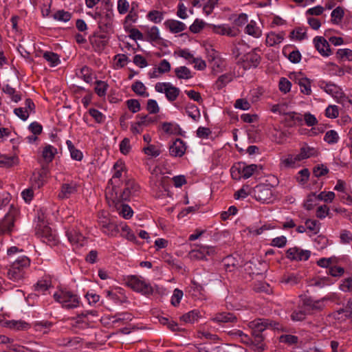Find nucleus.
I'll list each match as a JSON object with an SVG mask.
<instances>
[{
  "label": "nucleus",
  "mask_w": 352,
  "mask_h": 352,
  "mask_svg": "<svg viewBox=\"0 0 352 352\" xmlns=\"http://www.w3.org/2000/svg\"><path fill=\"white\" fill-rule=\"evenodd\" d=\"M30 265V259L26 256L17 257L8 269L7 277L9 280L20 283L25 276L26 271Z\"/></svg>",
  "instance_id": "nucleus-3"
},
{
  "label": "nucleus",
  "mask_w": 352,
  "mask_h": 352,
  "mask_svg": "<svg viewBox=\"0 0 352 352\" xmlns=\"http://www.w3.org/2000/svg\"><path fill=\"white\" fill-rule=\"evenodd\" d=\"M66 144L70 152L71 157L74 160L81 161L83 157L82 153L80 150L75 148L71 140H67L66 141Z\"/></svg>",
  "instance_id": "nucleus-38"
},
{
  "label": "nucleus",
  "mask_w": 352,
  "mask_h": 352,
  "mask_svg": "<svg viewBox=\"0 0 352 352\" xmlns=\"http://www.w3.org/2000/svg\"><path fill=\"white\" fill-rule=\"evenodd\" d=\"M201 48L204 50L206 56L210 65L212 70L214 72L222 71L225 67L224 60L218 56L217 52L212 48V46L209 44L204 43L201 45Z\"/></svg>",
  "instance_id": "nucleus-6"
},
{
  "label": "nucleus",
  "mask_w": 352,
  "mask_h": 352,
  "mask_svg": "<svg viewBox=\"0 0 352 352\" xmlns=\"http://www.w3.org/2000/svg\"><path fill=\"white\" fill-rule=\"evenodd\" d=\"M219 352H246L245 349L236 344L221 345Z\"/></svg>",
  "instance_id": "nucleus-54"
},
{
  "label": "nucleus",
  "mask_w": 352,
  "mask_h": 352,
  "mask_svg": "<svg viewBox=\"0 0 352 352\" xmlns=\"http://www.w3.org/2000/svg\"><path fill=\"white\" fill-rule=\"evenodd\" d=\"M78 75L87 83L91 82L93 80L91 70L87 66L82 67Z\"/></svg>",
  "instance_id": "nucleus-56"
},
{
  "label": "nucleus",
  "mask_w": 352,
  "mask_h": 352,
  "mask_svg": "<svg viewBox=\"0 0 352 352\" xmlns=\"http://www.w3.org/2000/svg\"><path fill=\"white\" fill-rule=\"evenodd\" d=\"M126 284L133 290L140 292L144 295H150L153 292L151 285L146 283L142 277L137 276H129Z\"/></svg>",
  "instance_id": "nucleus-7"
},
{
  "label": "nucleus",
  "mask_w": 352,
  "mask_h": 352,
  "mask_svg": "<svg viewBox=\"0 0 352 352\" xmlns=\"http://www.w3.org/2000/svg\"><path fill=\"white\" fill-rule=\"evenodd\" d=\"M314 43L316 49L323 56H329L331 52L330 45L327 40L322 36H316L314 38Z\"/></svg>",
  "instance_id": "nucleus-19"
},
{
  "label": "nucleus",
  "mask_w": 352,
  "mask_h": 352,
  "mask_svg": "<svg viewBox=\"0 0 352 352\" xmlns=\"http://www.w3.org/2000/svg\"><path fill=\"white\" fill-rule=\"evenodd\" d=\"M199 260H208L207 256H210L214 253V249L211 246L199 245Z\"/></svg>",
  "instance_id": "nucleus-47"
},
{
  "label": "nucleus",
  "mask_w": 352,
  "mask_h": 352,
  "mask_svg": "<svg viewBox=\"0 0 352 352\" xmlns=\"http://www.w3.org/2000/svg\"><path fill=\"white\" fill-rule=\"evenodd\" d=\"M56 153L57 148L52 145L47 144L43 149L42 157L48 164L52 162Z\"/></svg>",
  "instance_id": "nucleus-30"
},
{
  "label": "nucleus",
  "mask_w": 352,
  "mask_h": 352,
  "mask_svg": "<svg viewBox=\"0 0 352 352\" xmlns=\"http://www.w3.org/2000/svg\"><path fill=\"white\" fill-rule=\"evenodd\" d=\"M212 320L218 323H234L236 322L237 318L232 313L221 312L217 314Z\"/></svg>",
  "instance_id": "nucleus-29"
},
{
  "label": "nucleus",
  "mask_w": 352,
  "mask_h": 352,
  "mask_svg": "<svg viewBox=\"0 0 352 352\" xmlns=\"http://www.w3.org/2000/svg\"><path fill=\"white\" fill-rule=\"evenodd\" d=\"M186 151V146L181 139H176L169 146V153L173 157H182Z\"/></svg>",
  "instance_id": "nucleus-23"
},
{
  "label": "nucleus",
  "mask_w": 352,
  "mask_h": 352,
  "mask_svg": "<svg viewBox=\"0 0 352 352\" xmlns=\"http://www.w3.org/2000/svg\"><path fill=\"white\" fill-rule=\"evenodd\" d=\"M239 166L241 170L242 177L244 179L250 177L258 168V166L256 164L245 165V164H239Z\"/></svg>",
  "instance_id": "nucleus-37"
},
{
  "label": "nucleus",
  "mask_w": 352,
  "mask_h": 352,
  "mask_svg": "<svg viewBox=\"0 0 352 352\" xmlns=\"http://www.w3.org/2000/svg\"><path fill=\"white\" fill-rule=\"evenodd\" d=\"M96 316V311H90L82 312L81 314L78 315L77 317L74 319L76 320V324H74L76 327H80L81 328H86L88 326V320L87 318L88 315Z\"/></svg>",
  "instance_id": "nucleus-32"
},
{
  "label": "nucleus",
  "mask_w": 352,
  "mask_h": 352,
  "mask_svg": "<svg viewBox=\"0 0 352 352\" xmlns=\"http://www.w3.org/2000/svg\"><path fill=\"white\" fill-rule=\"evenodd\" d=\"M131 89L138 95L143 97H148V93L146 91L145 85L140 81H135L131 86Z\"/></svg>",
  "instance_id": "nucleus-41"
},
{
  "label": "nucleus",
  "mask_w": 352,
  "mask_h": 352,
  "mask_svg": "<svg viewBox=\"0 0 352 352\" xmlns=\"http://www.w3.org/2000/svg\"><path fill=\"white\" fill-rule=\"evenodd\" d=\"M147 40L153 42L160 38L159 29L156 26H153L147 30Z\"/></svg>",
  "instance_id": "nucleus-58"
},
{
  "label": "nucleus",
  "mask_w": 352,
  "mask_h": 352,
  "mask_svg": "<svg viewBox=\"0 0 352 352\" xmlns=\"http://www.w3.org/2000/svg\"><path fill=\"white\" fill-rule=\"evenodd\" d=\"M245 32L254 38H259L262 35L261 30L256 25V23L252 20L246 25Z\"/></svg>",
  "instance_id": "nucleus-36"
},
{
  "label": "nucleus",
  "mask_w": 352,
  "mask_h": 352,
  "mask_svg": "<svg viewBox=\"0 0 352 352\" xmlns=\"http://www.w3.org/2000/svg\"><path fill=\"white\" fill-rule=\"evenodd\" d=\"M16 212H9L0 222V235L10 234L14 228Z\"/></svg>",
  "instance_id": "nucleus-15"
},
{
  "label": "nucleus",
  "mask_w": 352,
  "mask_h": 352,
  "mask_svg": "<svg viewBox=\"0 0 352 352\" xmlns=\"http://www.w3.org/2000/svg\"><path fill=\"white\" fill-rule=\"evenodd\" d=\"M56 301L62 304L67 309L76 308L79 305V298L76 294L67 291L60 290L54 294Z\"/></svg>",
  "instance_id": "nucleus-5"
},
{
  "label": "nucleus",
  "mask_w": 352,
  "mask_h": 352,
  "mask_svg": "<svg viewBox=\"0 0 352 352\" xmlns=\"http://www.w3.org/2000/svg\"><path fill=\"white\" fill-rule=\"evenodd\" d=\"M336 57L340 60H352V50L350 49H339L336 52Z\"/></svg>",
  "instance_id": "nucleus-48"
},
{
  "label": "nucleus",
  "mask_w": 352,
  "mask_h": 352,
  "mask_svg": "<svg viewBox=\"0 0 352 352\" xmlns=\"http://www.w3.org/2000/svg\"><path fill=\"white\" fill-rule=\"evenodd\" d=\"M43 56L52 67L56 66L60 63L59 56L54 52H45Z\"/></svg>",
  "instance_id": "nucleus-44"
},
{
  "label": "nucleus",
  "mask_w": 352,
  "mask_h": 352,
  "mask_svg": "<svg viewBox=\"0 0 352 352\" xmlns=\"http://www.w3.org/2000/svg\"><path fill=\"white\" fill-rule=\"evenodd\" d=\"M124 168V164L122 162L118 161L113 165L114 173L111 179L108 182L107 188H118L122 184L120 178L122 175V171Z\"/></svg>",
  "instance_id": "nucleus-13"
},
{
  "label": "nucleus",
  "mask_w": 352,
  "mask_h": 352,
  "mask_svg": "<svg viewBox=\"0 0 352 352\" xmlns=\"http://www.w3.org/2000/svg\"><path fill=\"white\" fill-rule=\"evenodd\" d=\"M34 112L35 104L30 98H27L25 100V107H18L14 110V114L23 121L27 120L30 114Z\"/></svg>",
  "instance_id": "nucleus-16"
},
{
  "label": "nucleus",
  "mask_w": 352,
  "mask_h": 352,
  "mask_svg": "<svg viewBox=\"0 0 352 352\" xmlns=\"http://www.w3.org/2000/svg\"><path fill=\"white\" fill-rule=\"evenodd\" d=\"M162 129L168 133L182 134L181 129L177 124H173L168 122H164L162 124Z\"/></svg>",
  "instance_id": "nucleus-53"
},
{
  "label": "nucleus",
  "mask_w": 352,
  "mask_h": 352,
  "mask_svg": "<svg viewBox=\"0 0 352 352\" xmlns=\"http://www.w3.org/2000/svg\"><path fill=\"white\" fill-rule=\"evenodd\" d=\"M36 235L38 238L49 245H56L58 243V239L56 234L52 229L45 225H37L36 227Z\"/></svg>",
  "instance_id": "nucleus-8"
},
{
  "label": "nucleus",
  "mask_w": 352,
  "mask_h": 352,
  "mask_svg": "<svg viewBox=\"0 0 352 352\" xmlns=\"http://www.w3.org/2000/svg\"><path fill=\"white\" fill-rule=\"evenodd\" d=\"M300 162L298 160H297V155H289L286 158H282L280 160V166H283L284 168H292L294 166L296 162Z\"/></svg>",
  "instance_id": "nucleus-52"
},
{
  "label": "nucleus",
  "mask_w": 352,
  "mask_h": 352,
  "mask_svg": "<svg viewBox=\"0 0 352 352\" xmlns=\"http://www.w3.org/2000/svg\"><path fill=\"white\" fill-rule=\"evenodd\" d=\"M243 67L245 69L256 68L261 62V56L254 52L248 53L244 56Z\"/></svg>",
  "instance_id": "nucleus-20"
},
{
  "label": "nucleus",
  "mask_w": 352,
  "mask_h": 352,
  "mask_svg": "<svg viewBox=\"0 0 352 352\" xmlns=\"http://www.w3.org/2000/svg\"><path fill=\"white\" fill-rule=\"evenodd\" d=\"M285 34L280 32L276 34L274 32H270L267 35L266 43L269 46H274L277 44L280 43L284 39Z\"/></svg>",
  "instance_id": "nucleus-34"
},
{
  "label": "nucleus",
  "mask_w": 352,
  "mask_h": 352,
  "mask_svg": "<svg viewBox=\"0 0 352 352\" xmlns=\"http://www.w3.org/2000/svg\"><path fill=\"white\" fill-rule=\"evenodd\" d=\"M344 10L342 8L338 6L335 8L331 14V21L334 24H339L344 16Z\"/></svg>",
  "instance_id": "nucleus-43"
},
{
  "label": "nucleus",
  "mask_w": 352,
  "mask_h": 352,
  "mask_svg": "<svg viewBox=\"0 0 352 352\" xmlns=\"http://www.w3.org/2000/svg\"><path fill=\"white\" fill-rule=\"evenodd\" d=\"M208 27L214 33L221 36L235 37L240 33L239 28L225 23L219 25H210Z\"/></svg>",
  "instance_id": "nucleus-11"
},
{
  "label": "nucleus",
  "mask_w": 352,
  "mask_h": 352,
  "mask_svg": "<svg viewBox=\"0 0 352 352\" xmlns=\"http://www.w3.org/2000/svg\"><path fill=\"white\" fill-rule=\"evenodd\" d=\"M328 298L324 297L320 300H314L311 297H305L302 300L303 305L311 310L320 311L324 307V301Z\"/></svg>",
  "instance_id": "nucleus-25"
},
{
  "label": "nucleus",
  "mask_w": 352,
  "mask_h": 352,
  "mask_svg": "<svg viewBox=\"0 0 352 352\" xmlns=\"http://www.w3.org/2000/svg\"><path fill=\"white\" fill-rule=\"evenodd\" d=\"M140 186L133 179L126 181L124 188H107L105 191L106 199L109 206H116L124 201H129L131 197L137 196Z\"/></svg>",
  "instance_id": "nucleus-1"
},
{
  "label": "nucleus",
  "mask_w": 352,
  "mask_h": 352,
  "mask_svg": "<svg viewBox=\"0 0 352 352\" xmlns=\"http://www.w3.org/2000/svg\"><path fill=\"white\" fill-rule=\"evenodd\" d=\"M339 287L344 292H352V277L344 279Z\"/></svg>",
  "instance_id": "nucleus-64"
},
{
  "label": "nucleus",
  "mask_w": 352,
  "mask_h": 352,
  "mask_svg": "<svg viewBox=\"0 0 352 352\" xmlns=\"http://www.w3.org/2000/svg\"><path fill=\"white\" fill-rule=\"evenodd\" d=\"M175 73L179 79H189L192 77L190 70L185 66L177 67Z\"/></svg>",
  "instance_id": "nucleus-42"
},
{
  "label": "nucleus",
  "mask_w": 352,
  "mask_h": 352,
  "mask_svg": "<svg viewBox=\"0 0 352 352\" xmlns=\"http://www.w3.org/2000/svg\"><path fill=\"white\" fill-rule=\"evenodd\" d=\"M98 224L102 232L108 236H113L118 232L117 226L105 217H99Z\"/></svg>",
  "instance_id": "nucleus-17"
},
{
  "label": "nucleus",
  "mask_w": 352,
  "mask_h": 352,
  "mask_svg": "<svg viewBox=\"0 0 352 352\" xmlns=\"http://www.w3.org/2000/svg\"><path fill=\"white\" fill-rule=\"evenodd\" d=\"M316 151L314 148L307 145L300 148V153L297 155V160L299 161L316 155Z\"/></svg>",
  "instance_id": "nucleus-33"
},
{
  "label": "nucleus",
  "mask_w": 352,
  "mask_h": 352,
  "mask_svg": "<svg viewBox=\"0 0 352 352\" xmlns=\"http://www.w3.org/2000/svg\"><path fill=\"white\" fill-rule=\"evenodd\" d=\"M305 226L307 230L314 234H317L320 231V223L317 220L307 219L305 221Z\"/></svg>",
  "instance_id": "nucleus-59"
},
{
  "label": "nucleus",
  "mask_w": 352,
  "mask_h": 352,
  "mask_svg": "<svg viewBox=\"0 0 352 352\" xmlns=\"http://www.w3.org/2000/svg\"><path fill=\"white\" fill-rule=\"evenodd\" d=\"M311 256L309 250H305L298 247L289 248L286 252V256L292 261H307Z\"/></svg>",
  "instance_id": "nucleus-14"
},
{
  "label": "nucleus",
  "mask_w": 352,
  "mask_h": 352,
  "mask_svg": "<svg viewBox=\"0 0 352 352\" xmlns=\"http://www.w3.org/2000/svg\"><path fill=\"white\" fill-rule=\"evenodd\" d=\"M112 323L116 324L118 322L124 321H131L132 316L129 313H118L113 316H111Z\"/></svg>",
  "instance_id": "nucleus-50"
},
{
  "label": "nucleus",
  "mask_w": 352,
  "mask_h": 352,
  "mask_svg": "<svg viewBox=\"0 0 352 352\" xmlns=\"http://www.w3.org/2000/svg\"><path fill=\"white\" fill-rule=\"evenodd\" d=\"M340 243L349 244L352 242V233L347 230H342L340 235Z\"/></svg>",
  "instance_id": "nucleus-63"
},
{
  "label": "nucleus",
  "mask_w": 352,
  "mask_h": 352,
  "mask_svg": "<svg viewBox=\"0 0 352 352\" xmlns=\"http://www.w3.org/2000/svg\"><path fill=\"white\" fill-rule=\"evenodd\" d=\"M318 87L324 90L327 94L332 96L336 99H342L345 98V95L342 89L338 85L331 82L320 80L318 82Z\"/></svg>",
  "instance_id": "nucleus-10"
},
{
  "label": "nucleus",
  "mask_w": 352,
  "mask_h": 352,
  "mask_svg": "<svg viewBox=\"0 0 352 352\" xmlns=\"http://www.w3.org/2000/svg\"><path fill=\"white\" fill-rule=\"evenodd\" d=\"M164 25L170 32L175 34L181 32L186 29V25L184 23L174 19L166 20Z\"/></svg>",
  "instance_id": "nucleus-27"
},
{
  "label": "nucleus",
  "mask_w": 352,
  "mask_h": 352,
  "mask_svg": "<svg viewBox=\"0 0 352 352\" xmlns=\"http://www.w3.org/2000/svg\"><path fill=\"white\" fill-rule=\"evenodd\" d=\"M302 276L298 273L287 272L284 274L280 280V282L289 287H293L300 283Z\"/></svg>",
  "instance_id": "nucleus-22"
},
{
  "label": "nucleus",
  "mask_w": 352,
  "mask_h": 352,
  "mask_svg": "<svg viewBox=\"0 0 352 352\" xmlns=\"http://www.w3.org/2000/svg\"><path fill=\"white\" fill-rule=\"evenodd\" d=\"M147 18L151 21L158 23L163 20L164 14L163 12L158 10H151L147 14Z\"/></svg>",
  "instance_id": "nucleus-55"
},
{
  "label": "nucleus",
  "mask_w": 352,
  "mask_h": 352,
  "mask_svg": "<svg viewBox=\"0 0 352 352\" xmlns=\"http://www.w3.org/2000/svg\"><path fill=\"white\" fill-rule=\"evenodd\" d=\"M19 164V159L16 155H2L0 156V167L9 168Z\"/></svg>",
  "instance_id": "nucleus-26"
},
{
  "label": "nucleus",
  "mask_w": 352,
  "mask_h": 352,
  "mask_svg": "<svg viewBox=\"0 0 352 352\" xmlns=\"http://www.w3.org/2000/svg\"><path fill=\"white\" fill-rule=\"evenodd\" d=\"M295 82L298 85L300 91L302 94L309 96L311 94V80L306 78L302 77L300 75L295 76Z\"/></svg>",
  "instance_id": "nucleus-24"
},
{
  "label": "nucleus",
  "mask_w": 352,
  "mask_h": 352,
  "mask_svg": "<svg viewBox=\"0 0 352 352\" xmlns=\"http://www.w3.org/2000/svg\"><path fill=\"white\" fill-rule=\"evenodd\" d=\"M54 19L59 21L67 22L72 18V14L64 10H59L53 14Z\"/></svg>",
  "instance_id": "nucleus-46"
},
{
  "label": "nucleus",
  "mask_w": 352,
  "mask_h": 352,
  "mask_svg": "<svg viewBox=\"0 0 352 352\" xmlns=\"http://www.w3.org/2000/svg\"><path fill=\"white\" fill-rule=\"evenodd\" d=\"M109 206L114 207L119 211V214L126 219H130L133 216V212L131 208L129 205L123 204L122 201L118 204V207L116 206Z\"/></svg>",
  "instance_id": "nucleus-35"
},
{
  "label": "nucleus",
  "mask_w": 352,
  "mask_h": 352,
  "mask_svg": "<svg viewBox=\"0 0 352 352\" xmlns=\"http://www.w3.org/2000/svg\"><path fill=\"white\" fill-rule=\"evenodd\" d=\"M6 325L10 329L16 330H25L30 327L28 323L22 320H9L6 322Z\"/></svg>",
  "instance_id": "nucleus-39"
},
{
  "label": "nucleus",
  "mask_w": 352,
  "mask_h": 352,
  "mask_svg": "<svg viewBox=\"0 0 352 352\" xmlns=\"http://www.w3.org/2000/svg\"><path fill=\"white\" fill-rule=\"evenodd\" d=\"M339 140V135L335 130H329L326 132L324 141L329 144H336Z\"/></svg>",
  "instance_id": "nucleus-49"
},
{
  "label": "nucleus",
  "mask_w": 352,
  "mask_h": 352,
  "mask_svg": "<svg viewBox=\"0 0 352 352\" xmlns=\"http://www.w3.org/2000/svg\"><path fill=\"white\" fill-rule=\"evenodd\" d=\"M278 323H272L268 319H256L250 322V327L252 329V342L250 344L255 346L256 349L259 351L264 350L263 340L264 337L262 334L263 331L267 329L269 327L274 329H278Z\"/></svg>",
  "instance_id": "nucleus-2"
},
{
  "label": "nucleus",
  "mask_w": 352,
  "mask_h": 352,
  "mask_svg": "<svg viewBox=\"0 0 352 352\" xmlns=\"http://www.w3.org/2000/svg\"><path fill=\"white\" fill-rule=\"evenodd\" d=\"M108 87V84L104 81L96 80L94 90L98 96L103 97L106 95Z\"/></svg>",
  "instance_id": "nucleus-45"
},
{
  "label": "nucleus",
  "mask_w": 352,
  "mask_h": 352,
  "mask_svg": "<svg viewBox=\"0 0 352 352\" xmlns=\"http://www.w3.org/2000/svg\"><path fill=\"white\" fill-rule=\"evenodd\" d=\"M155 89L159 93H164L170 102L175 101L179 95V88L173 86L170 82H157L155 85Z\"/></svg>",
  "instance_id": "nucleus-9"
},
{
  "label": "nucleus",
  "mask_w": 352,
  "mask_h": 352,
  "mask_svg": "<svg viewBox=\"0 0 352 352\" xmlns=\"http://www.w3.org/2000/svg\"><path fill=\"white\" fill-rule=\"evenodd\" d=\"M186 113L188 117L191 118L193 120H197L198 116V108L193 104L189 103L186 107Z\"/></svg>",
  "instance_id": "nucleus-62"
},
{
  "label": "nucleus",
  "mask_w": 352,
  "mask_h": 352,
  "mask_svg": "<svg viewBox=\"0 0 352 352\" xmlns=\"http://www.w3.org/2000/svg\"><path fill=\"white\" fill-rule=\"evenodd\" d=\"M217 340L215 334L199 331V352H219L221 346L214 342Z\"/></svg>",
  "instance_id": "nucleus-4"
},
{
  "label": "nucleus",
  "mask_w": 352,
  "mask_h": 352,
  "mask_svg": "<svg viewBox=\"0 0 352 352\" xmlns=\"http://www.w3.org/2000/svg\"><path fill=\"white\" fill-rule=\"evenodd\" d=\"M131 6L132 8L124 19V27L125 30H127L129 28H131V24L133 23H135L138 18V12L135 11V3H133Z\"/></svg>",
  "instance_id": "nucleus-31"
},
{
  "label": "nucleus",
  "mask_w": 352,
  "mask_h": 352,
  "mask_svg": "<svg viewBox=\"0 0 352 352\" xmlns=\"http://www.w3.org/2000/svg\"><path fill=\"white\" fill-rule=\"evenodd\" d=\"M77 190L78 185L75 182L63 184L58 197L62 199L68 198L71 195L76 192Z\"/></svg>",
  "instance_id": "nucleus-28"
},
{
  "label": "nucleus",
  "mask_w": 352,
  "mask_h": 352,
  "mask_svg": "<svg viewBox=\"0 0 352 352\" xmlns=\"http://www.w3.org/2000/svg\"><path fill=\"white\" fill-rule=\"evenodd\" d=\"M152 194L155 197L163 198L168 195L167 179L166 177H162L160 180H156L151 184Z\"/></svg>",
  "instance_id": "nucleus-12"
},
{
  "label": "nucleus",
  "mask_w": 352,
  "mask_h": 352,
  "mask_svg": "<svg viewBox=\"0 0 352 352\" xmlns=\"http://www.w3.org/2000/svg\"><path fill=\"white\" fill-rule=\"evenodd\" d=\"M233 76L231 74H225L220 76L215 82V86L218 90L223 88L228 82L232 80Z\"/></svg>",
  "instance_id": "nucleus-40"
},
{
  "label": "nucleus",
  "mask_w": 352,
  "mask_h": 352,
  "mask_svg": "<svg viewBox=\"0 0 352 352\" xmlns=\"http://www.w3.org/2000/svg\"><path fill=\"white\" fill-rule=\"evenodd\" d=\"M51 287V283L47 280H40L34 285L35 291L43 294Z\"/></svg>",
  "instance_id": "nucleus-57"
},
{
  "label": "nucleus",
  "mask_w": 352,
  "mask_h": 352,
  "mask_svg": "<svg viewBox=\"0 0 352 352\" xmlns=\"http://www.w3.org/2000/svg\"><path fill=\"white\" fill-rule=\"evenodd\" d=\"M292 38L302 41L307 37V30L305 28L298 27L291 32Z\"/></svg>",
  "instance_id": "nucleus-51"
},
{
  "label": "nucleus",
  "mask_w": 352,
  "mask_h": 352,
  "mask_svg": "<svg viewBox=\"0 0 352 352\" xmlns=\"http://www.w3.org/2000/svg\"><path fill=\"white\" fill-rule=\"evenodd\" d=\"M254 192L256 199L262 202L268 201L272 196L271 190L264 185H257Z\"/></svg>",
  "instance_id": "nucleus-21"
},
{
  "label": "nucleus",
  "mask_w": 352,
  "mask_h": 352,
  "mask_svg": "<svg viewBox=\"0 0 352 352\" xmlns=\"http://www.w3.org/2000/svg\"><path fill=\"white\" fill-rule=\"evenodd\" d=\"M66 235L69 241L76 247L83 245L85 237L74 227H69L66 231Z\"/></svg>",
  "instance_id": "nucleus-18"
},
{
  "label": "nucleus",
  "mask_w": 352,
  "mask_h": 352,
  "mask_svg": "<svg viewBox=\"0 0 352 352\" xmlns=\"http://www.w3.org/2000/svg\"><path fill=\"white\" fill-rule=\"evenodd\" d=\"M278 87L281 92L287 94L291 90L292 83L287 78L283 77L279 80Z\"/></svg>",
  "instance_id": "nucleus-61"
},
{
  "label": "nucleus",
  "mask_w": 352,
  "mask_h": 352,
  "mask_svg": "<svg viewBox=\"0 0 352 352\" xmlns=\"http://www.w3.org/2000/svg\"><path fill=\"white\" fill-rule=\"evenodd\" d=\"M111 15L109 14H107L103 19L98 21V27L101 31L106 32L111 25Z\"/></svg>",
  "instance_id": "nucleus-60"
}]
</instances>
